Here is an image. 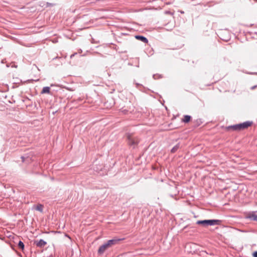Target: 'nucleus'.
<instances>
[{
  "label": "nucleus",
  "instance_id": "nucleus-1",
  "mask_svg": "<svg viewBox=\"0 0 257 257\" xmlns=\"http://www.w3.org/2000/svg\"><path fill=\"white\" fill-rule=\"evenodd\" d=\"M252 124V121H246L242 123L229 125L226 127L227 130H232L233 131H241L248 128Z\"/></svg>",
  "mask_w": 257,
  "mask_h": 257
},
{
  "label": "nucleus",
  "instance_id": "nucleus-2",
  "mask_svg": "<svg viewBox=\"0 0 257 257\" xmlns=\"http://www.w3.org/2000/svg\"><path fill=\"white\" fill-rule=\"evenodd\" d=\"M222 221L219 219H208V220H198L196 222V224L198 225H202L204 227L208 226H214V225H219L221 224Z\"/></svg>",
  "mask_w": 257,
  "mask_h": 257
},
{
  "label": "nucleus",
  "instance_id": "nucleus-3",
  "mask_svg": "<svg viewBox=\"0 0 257 257\" xmlns=\"http://www.w3.org/2000/svg\"><path fill=\"white\" fill-rule=\"evenodd\" d=\"M126 137L128 145L133 149L136 148L140 142V140L138 137L132 134H128L126 135Z\"/></svg>",
  "mask_w": 257,
  "mask_h": 257
},
{
  "label": "nucleus",
  "instance_id": "nucleus-4",
  "mask_svg": "<svg viewBox=\"0 0 257 257\" xmlns=\"http://www.w3.org/2000/svg\"><path fill=\"white\" fill-rule=\"evenodd\" d=\"M110 247V245L107 242L100 246L98 249V253L99 254H102L104 251L108 248Z\"/></svg>",
  "mask_w": 257,
  "mask_h": 257
},
{
  "label": "nucleus",
  "instance_id": "nucleus-5",
  "mask_svg": "<svg viewBox=\"0 0 257 257\" xmlns=\"http://www.w3.org/2000/svg\"><path fill=\"white\" fill-rule=\"evenodd\" d=\"M123 239L114 238L112 239L108 240L107 242L110 245V247L112 245L117 244L120 240Z\"/></svg>",
  "mask_w": 257,
  "mask_h": 257
},
{
  "label": "nucleus",
  "instance_id": "nucleus-6",
  "mask_svg": "<svg viewBox=\"0 0 257 257\" xmlns=\"http://www.w3.org/2000/svg\"><path fill=\"white\" fill-rule=\"evenodd\" d=\"M35 243L37 246L39 247H44L47 244V242L42 239H40L39 241H35Z\"/></svg>",
  "mask_w": 257,
  "mask_h": 257
},
{
  "label": "nucleus",
  "instance_id": "nucleus-7",
  "mask_svg": "<svg viewBox=\"0 0 257 257\" xmlns=\"http://www.w3.org/2000/svg\"><path fill=\"white\" fill-rule=\"evenodd\" d=\"M135 38L136 39L139 40L145 43H147L148 42V40L147 38L143 36L136 35L135 36Z\"/></svg>",
  "mask_w": 257,
  "mask_h": 257
},
{
  "label": "nucleus",
  "instance_id": "nucleus-8",
  "mask_svg": "<svg viewBox=\"0 0 257 257\" xmlns=\"http://www.w3.org/2000/svg\"><path fill=\"white\" fill-rule=\"evenodd\" d=\"M191 119V116L189 115H184L183 118L182 119V121L184 123H188Z\"/></svg>",
  "mask_w": 257,
  "mask_h": 257
},
{
  "label": "nucleus",
  "instance_id": "nucleus-9",
  "mask_svg": "<svg viewBox=\"0 0 257 257\" xmlns=\"http://www.w3.org/2000/svg\"><path fill=\"white\" fill-rule=\"evenodd\" d=\"M247 217L250 220L257 221V214L255 213L250 214Z\"/></svg>",
  "mask_w": 257,
  "mask_h": 257
},
{
  "label": "nucleus",
  "instance_id": "nucleus-10",
  "mask_svg": "<svg viewBox=\"0 0 257 257\" xmlns=\"http://www.w3.org/2000/svg\"><path fill=\"white\" fill-rule=\"evenodd\" d=\"M50 93V87L48 86H45L43 88L41 91L42 94L49 93Z\"/></svg>",
  "mask_w": 257,
  "mask_h": 257
},
{
  "label": "nucleus",
  "instance_id": "nucleus-11",
  "mask_svg": "<svg viewBox=\"0 0 257 257\" xmlns=\"http://www.w3.org/2000/svg\"><path fill=\"white\" fill-rule=\"evenodd\" d=\"M18 246L20 249H21L22 250L24 249L25 245H24L23 242L21 240H19V241L18 243Z\"/></svg>",
  "mask_w": 257,
  "mask_h": 257
},
{
  "label": "nucleus",
  "instance_id": "nucleus-12",
  "mask_svg": "<svg viewBox=\"0 0 257 257\" xmlns=\"http://www.w3.org/2000/svg\"><path fill=\"white\" fill-rule=\"evenodd\" d=\"M180 148V144H177V145H176L171 150V152L172 153H175L178 150V149Z\"/></svg>",
  "mask_w": 257,
  "mask_h": 257
},
{
  "label": "nucleus",
  "instance_id": "nucleus-13",
  "mask_svg": "<svg viewBox=\"0 0 257 257\" xmlns=\"http://www.w3.org/2000/svg\"><path fill=\"white\" fill-rule=\"evenodd\" d=\"M36 209L40 212H42L43 211V206L41 204H39L37 206Z\"/></svg>",
  "mask_w": 257,
  "mask_h": 257
},
{
  "label": "nucleus",
  "instance_id": "nucleus-14",
  "mask_svg": "<svg viewBox=\"0 0 257 257\" xmlns=\"http://www.w3.org/2000/svg\"><path fill=\"white\" fill-rule=\"evenodd\" d=\"M252 255L253 257H257V251H254Z\"/></svg>",
  "mask_w": 257,
  "mask_h": 257
},
{
  "label": "nucleus",
  "instance_id": "nucleus-15",
  "mask_svg": "<svg viewBox=\"0 0 257 257\" xmlns=\"http://www.w3.org/2000/svg\"><path fill=\"white\" fill-rule=\"evenodd\" d=\"M136 87L138 88L139 86H143V85L140 83H136Z\"/></svg>",
  "mask_w": 257,
  "mask_h": 257
},
{
  "label": "nucleus",
  "instance_id": "nucleus-16",
  "mask_svg": "<svg viewBox=\"0 0 257 257\" xmlns=\"http://www.w3.org/2000/svg\"><path fill=\"white\" fill-rule=\"evenodd\" d=\"M256 87V86H255V85L251 87V89H254Z\"/></svg>",
  "mask_w": 257,
  "mask_h": 257
},
{
  "label": "nucleus",
  "instance_id": "nucleus-17",
  "mask_svg": "<svg viewBox=\"0 0 257 257\" xmlns=\"http://www.w3.org/2000/svg\"><path fill=\"white\" fill-rule=\"evenodd\" d=\"M67 89L69 90H70V91H73V90L70 88H66Z\"/></svg>",
  "mask_w": 257,
  "mask_h": 257
},
{
  "label": "nucleus",
  "instance_id": "nucleus-18",
  "mask_svg": "<svg viewBox=\"0 0 257 257\" xmlns=\"http://www.w3.org/2000/svg\"><path fill=\"white\" fill-rule=\"evenodd\" d=\"M21 159H22V161H23V162H24V157H23V156H22V157H21Z\"/></svg>",
  "mask_w": 257,
  "mask_h": 257
},
{
  "label": "nucleus",
  "instance_id": "nucleus-19",
  "mask_svg": "<svg viewBox=\"0 0 257 257\" xmlns=\"http://www.w3.org/2000/svg\"><path fill=\"white\" fill-rule=\"evenodd\" d=\"M153 77L154 78V79H156V75H153Z\"/></svg>",
  "mask_w": 257,
  "mask_h": 257
},
{
  "label": "nucleus",
  "instance_id": "nucleus-20",
  "mask_svg": "<svg viewBox=\"0 0 257 257\" xmlns=\"http://www.w3.org/2000/svg\"><path fill=\"white\" fill-rule=\"evenodd\" d=\"M170 196L172 197V198H173L174 197V195H172V194H170Z\"/></svg>",
  "mask_w": 257,
  "mask_h": 257
},
{
  "label": "nucleus",
  "instance_id": "nucleus-21",
  "mask_svg": "<svg viewBox=\"0 0 257 257\" xmlns=\"http://www.w3.org/2000/svg\"><path fill=\"white\" fill-rule=\"evenodd\" d=\"M122 111L125 113L127 111L125 109V110H123Z\"/></svg>",
  "mask_w": 257,
  "mask_h": 257
},
{
  "label": "nucleus",
  "instance_id": "nucleus-22",
  "mask_svg": "<svg viewBox=\"0 0 257 257\" xmlns=\"http://www.w3.org/2000/svg\"><path fill=\"white\" fill-rule=\"evenodd\" d=\"M58 57H56L55 58H54L53 59H56V58H58Z\"/></svg>",
  "mask_w": 257,
  "mask_h": 257
}]
</instances>
